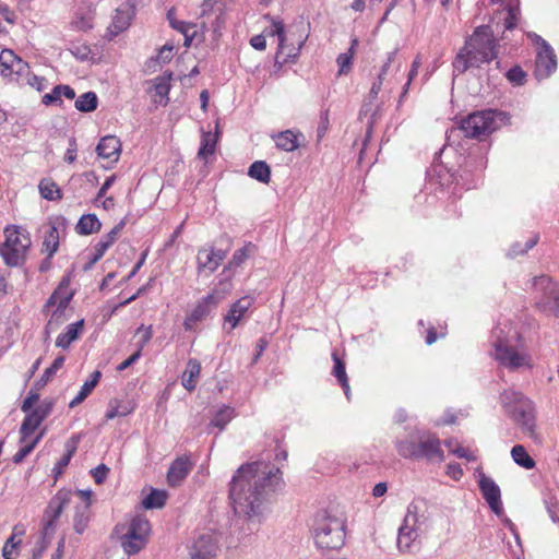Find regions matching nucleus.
<instances>
[{"label": "nucleus", "instance_id": "obj_1", "mask_svg": "<svg viewBox=\"0 0 559 559\" xmlns=\"http://www.w3.org/2000/svg\"><path fill=\"white\" fill-rule=\"evenodd\" d=\"M281 486L282 473L275 465L262 461L242 464L229 483L228 493L235 513L260 522L264 503Z\"/></svg>", "mask_w": 559, "mask_h": 559}, {"label": "nucleus", "instance_id": "obj_2", "mask_svg": "<svg viewBox=\"0 0 559 559\" xmlns=\"http://www.w3.org/2000/svg\"><path fill=\"white\" fill-rule=\"evenodd\" d=\"M503 35L497 38L489 24L477 26L456 53L452 66L457 74L465 73L469 68H480L498 58Z\"/></svg>", "mask_w": 559, "mask_h": 559}, {"label": "nucleus", "instance_id": "obj_3", "mask_svg": "<svg viewBox=\"0 0 559 559\" xmlns=\"http://www.w3.org/2000/svg\"><path fill=\"white\" fill-rule=\"evenodd\" d=\"M510 121V116L500 110L486 109L469 114L467 117L460 121L459 127L450 130L449 138L457 132H462L465 138L484 140L501 124Z\"/></svg>", "mask_w": 559, "mask_h": 559}, {"label": "nucleus", "instance_id": "obj_4", "mask_svg": "<svg viewBox=\"0 0 559 559\" xmlns=\"http://www.w3.org/2000/svg\"><path fill=\"white\" fill-rule=\"evenodd\" d=\"M397 453L404 459L415 461L427 460L442 462L444 453L440 447V440L429 431H416L409 433L405 440L395 444Z\"/></svg>", "mask_w": 559, "mask_h": 559}, {"label": "nucleus", "instance_id": "obj_5", "mask_svg": "<svg viewBox=\"0 0 559 559\" xmlns=\"http://www.w3.org/2000/svg\"><path fill=\"white\" fill-rule=\"evenodd\" d=\"M345 521L326 510L316 513L312 524V537L320 549H340L345 543Z\"/></svg>", "mask_w": 559, "mask_h": 559}, {"label": "nucleus", "instance_id": "obj_6", "mask_svg": "<svg viewBox=\"0 0 559 559\" xmlns=\"http://www.w3.org/2000/svg\"><path fill=\"white\" fill-rule=\"evenodd\" d=\"M501 405L511 417L534 441H540L536 432L535 408L533 402L516 391H504L500 395Z\"/></svg>", "mask_w": 559, "mask_h": 559}, {"label": "nucleus", "instance_id": "obj_7", "mask_svg": "<svg viewBox=\"0 0 559 559\" xmlns=\"http://www.w3.org/2000/svg\"><path fill=\"white\" fill-rule=\"evenodd\" d=\"M427 516L419 513V506L413 501L407 507L403 524L399 528L397 548L402 552H413L417 547L416 540L426 527Z\"/></svg>", "mask_w": 559, "mask_h": 559}, {"label": "nucleus", "instance_id": "obj_8", "mask_svg": "<svg viewBox=\"0 0 559 559\" xmlns=\"http://www.w3.org/2000/svg\"><path fill=\"white\" fill-rule=\"evenodd\" d=\"M5 241L0 246V254L9 266H17L25 260L26 251L31 246L27 233H22L16 226L4 229Z\"/></svg>", "mask_w": 559, "mask_h": 559}, {"label": "nucleus", "instance_id": "obj_9", "mask_svg": "<svg viewBox=\"0 0 559 559\" xmlns=\"http://www.w3.org/2000/svg\"><path fill=\"white\" fill-rule=\"evenodd\" d=\"M533 287L540 293V298L536 301V307L545 312L559 316V285L547 275H540L533 278Z\"/></svg>", "mask_w": 559, "mask_h": 559}, {"label": "nucleus", "instance_id": "obj_10", "mask_svg": "<svg viewBox=\"0 0 559 559\" xmlns=\"http://www.w3.org/2000/svg\"><path fill=\"white\" fill-rule=\"evenodd\" d=\"M72 495L71 490L62 488L49 500L41 520V530L45 531V534L55 533L57 521L71 501Z\"/></svg>", "mask_w": 559, "mask_h": 559}, {"label": "nucleus", "instance_id": "obj_11", "mask_svg": "<svg viewBox=\"0 0 559 559\" xmlns=\"http://www.w3.org/2000/svg\"><path fill=\"white\" fill-rule=\"evenodd\" d=\"M478 487L490 510L496 515L500 516L503 513V507L499 486L493 481L492 478L488 477L484 473H480Z\"/></svg>", "mask_w": 559, "mask_h": 559}, {"label": "nucleus", "instance_id": "obj_12", "mask_svg": "<svg viewBox=\"0 0 559 559\" xmlns=\"http://www.w3.org/2000/svg\"><path fill=\"white\" fill-rule=\"evenodd\" d=\"M217 543V538L212 533L200 534L192 545L191 559H214L218 549Z\"/></svg>", "mask_w": 559, "mask_h": 559}, {"label": "nucleus", "instance_id": "obj_13", "mask_svg": "<svg viewBox=\"0 0 559 559\" xmlns=\"http://www.w3.org/2000/svg\"><path fill=\"white\" fill-rule=\"evenodd\" d=\"M217 298L213 294L203 297L186 318L183 322L185 329L187 331L192 330L197 322L202 321L217 306Z\"/></svg>", "mask_w": 559, "mask_h": 559}, {"label": "nucleus", "instance_id": "obj_14", "mask_svg": "<svg viewBox=\"0 0 559 559\" xmlns=\"http://www.w3.org/2000/svg\"><path fill=\"white\" fill-rule=\"evenodd\" d=\"M495 357L503 366L516 369L523 365L524 358L512 346L502 341L495 343Z\"/></svg>", "mask_w": 559, "mask_h": 559}, {"label": "nucleus", "instance_id": "obj_15", "mask_svg": "<svg viewBox=\"0 0 559 559\" xmlns=\"http://www.w3.org/2000/svg\"><path fill=\"white\" fill-rule=\"evenodd\" d=\"M225 258L226 252L224 250L202 248L198 251L197 255L198 271L202 272L209 270L210 272H214Z\"/></svg>", "mask_w": 559, "mask_h": 559}, {"label": "nucleus", "instance_id": "obj_16", "mask_svg": "<svg viewBox=\"0 0 559 559\" xmlns=\"http://www.w3.org/2000/svg\"><path fill=\"white\" fill-rule=\"evenodd\" d=\"M192 468L188 457L176 459L168 468L167 483L170 487H178L189 475Z\"/></svg>", "mask_w": 559, "mask_h": 559}, {"label": "nucleus", "instance_id": "obj_17", "mask_svg": "<svg viewBox=\"0 0 559 559\" xmlns=\"http://www.w3.org/2000/svg\"><path fill=\"white\" fill-rule=\"evenodd\" d=\"M27 64L17 57L12 50L3 49L0 52V73L4 76L13 72L20 73Z\"/></svg>", "mask_w": 559, "mask_h": 559}, {"label": "nucleus", "instance_id": "obj_18", "mask_svg": "<svg viewBox=\"0 0 559 559\" xmlns=\"http://www.w3.org/2000/svg\"><path fill=\"white\" fill-rule=\"evenodd\" d=\"M121 151V142L115 135H107L100 139L96 146V153L100 158H114L118 160Z\"/></svg>", "mask_w": 559, "mask_h": 559}, {"label": "nucleus", "instance_id": "obj_19", "mask_svg": "<svg viewBox=\"0 0 559 559\" xmlns=\"http://www.w3.org/2000/svg\"><path fill=\"white\" fill-rule=\"evenodd\" d=\"M252 304L253 298L245 296L231 305L228 313L224 318L225 322L230 324V329H235L238 325V323L240 322L245 313L250 309Z\"/></svg>", "mask_w": 559, "mask_h": 559}, {"label": "nucleus", "instance_id": "obj_20", "mask_svg": "<svg viewBox=\"0 0 559 559\" xmlns=\"http://www.w3.org/2000/svg\"><path fill=\"white\" fill-rule=\"evenodd\" d=\"M133 14L134 8L131 4L126 3L119 7L112 17V23L109 27L110 32H112L114 35H117L127 29L130 26Z\"/></svg>", "mask_w": 559, "mask_h": 559}, {"label": "nucleus", "instance_id": "obj_21", "mask_svg": "<svg viewBox=\"0 0 559 559\" xmlns=\"http://www.w3.org/2000/svg\"><path fill=\"white\" fill-rule=\"evenodd\" d=\"M536 67L537 69L544 68L546 76L550 75L557 68L555 51L547 41H543V49L537 52Z\"/></svg>", "mask_w": 559, "mask_h": 559}, {"label": "nucleus", "instance_id": "obj_22", "mask_svg": "<svg viewBox=\"0 0 559 559\" xmlns=\"http://www.w3.org/2000/svg\"><path fill=\"white\" fill-rule=\"evenodd\" d=\"M84 320H79L74 323L69 324L66 328V332L61 333L56 340V346L67 349L70 345L76 341L83 332Z\"/></svg>", "mask_w": 559, "mask_h": 559}, {"label": "nucleus", "instance_id": "obj_23", "mask_svg": "<svg viewBox=\"0 0 559 559\" xmlns=\"http://www.w3.org/2000/svg\"><path fill=\"white\" fill-rule=\"evenodd\" d=\"M120 543L124 552L128 555H135L140 552L146 545V542L143 539V537L134 533V530L129 528L121 536Z\"/></svg>", "mask_w": 559, "mask_h": 559}, {"label": "nucleus", "instance_id": "obj_24", "mask_svg": "<svg viewBox=\"0 0 559 559\" xmlns=\"http://www.w3.org/2000/svg\"><path fill=\"white\" fill-rule=\"evenodd\" d=\"M78 441H79V439L75 436L71 437L67 441L66 453L62 455V457L56 463L55 467L52 468V474H53L55 480H57L63 474L64 468L69 465L71 459L73 457L74 453L76 452Z\"/></svg>", "mask_w": 559, "mask_h": 559}, {"label": "nucleus", "instance_id": "obj_25", "mask_svg": "<svg viewBox=\"0 0 559 559\" xmlns=\"http://www.w3.org/2000/svg\"><path fill=\"white\" fill-rule=\"evenodd\" d=\"M201 373V364L195 358H190L187 364V369L182 373L181 384L189 392L193 391L197 386V379Z\"/></svg>", "mask_w": 559, "mask_h": 559}, {"label": "nucleus", "instance_id": "obj_26", "mask_svg": "<svg viewBox=\"0 0 559 559\" xmlns=\"http://www.w3.org/2000/svg\"><path fill=\"white\" fill-rule=\"evenodd\" d=\"M91 502H81L74 508L73 528L75 533L83 534L88 526Z\"/></svg>", "mask_w": 559, "mask_h": 559}, {"label": "nucleus", "instance_id": "obj_27", "mask_svg": "<svg viewBox=\"0 0 559 559\" xmlns=\"http://www.w3.org/2000/svg\"><path fill=\"white\" fill-rule=\"evenodd\" d=\"M127 224V217L122 218L109 233L104 235L102 239L95 245L94 250L102 257H104L105 252L108 248L114 245L117 240L119 234Z\"/></svg>", "mask_w": 559, "mask_h": 559}, {"label": "nucleus", "instance_id": "obj_28", "mask_svg": "<svg viewBox=\"0 0 559 559\" xmlns=\"http://www.w3.org/2000/svg\"><path fill=\"white\" fill-rule=\"evenodd\" d=\"M102 228V223L95 214H84L80 217L75 231L81 236H87L98 233Z\"/></svg>", "mask_w": 559, "mask_h": 559}, {"label": "nucleus", "instance_id": "obj_29", "mask_svg": "<svg viewBox=\"0 0 559 559\" xmlns=\"http://www.w3.org/2000/svg\"><path fill=\"white\" fill-rule=\"evenodd\" d=\"M332 359L334 361L332 374L337 379L340 385L344 390L347 400H349L350 389L346 373L345 362L338 357L336 352L332 353Z\"/></svg>", "mask_w": 559, "mask_h": 559}, {"label": "nucleus", "instance_id": "obj_30", "mask_svg": "<svg viewBox=\"0 0 559 559\" xmlns=\"http://www.w3.org/2000/svg\"><path fill=\"white\" fill-rule=\"evenodd\" d=\"M25 414L26 416L24 417L20 428V443L26 442V440L35 432V430L43 423V420L32 411Z\"/></svg>", "mask_w": 559, "mask_h": 559}, {"label": "nucleus", "instance_id": "obj_31", "mask_svg": "<svg viewBox=\"0 0 559 559\" xmlns=\"http://www.w3.org/2000/svg\"><path fill=\"white\" fill-rule=\"evenodd\" d=\"M248 175L259 182L269 183L271 180V168L264 160H255L250 165Z\"/></svg>", "mask_w": 559, "mask_h": 559}, {"label": "nucleus", "instance_id": "obj_32", "mask_svg": "<svg viewBox=\"0 0 559 559\" xmlns=\"http://www.w3.org/2000/svg\"><path fill=\"white\" fill-rule=\"evenodd\" d=\"M511 456L515 464L525 469H532L536 465L534 459L527 453L525 447L522 444H516L511 449Z\"/></svg>", "mask_w": 559, "mask_h": 559}, {"label": "nucleus", "instance_id": "obj_33", "mask_svg": "<svg viewBox=\"0 0 559 559\" xmlns=\"http://www.w3.org/2000/svg\"><path fill=\"white\" fill-rule=\"evenodd\" d=\"M167 500V492L152 488L150 493L142 500V506L145 510L160 509L165 506Z\"/></svg>", "mask_w": 559, "mask_h": 559}, {"label": "nucleus", "instance_id": "obj_34", "mask_svg": "<svg viewBox=\"0 0 559 559\" xmlns=\"http://www.w3.org/2000/svg\"><path fill=\"white\" fill-rule=\"evenodd\" d=\"M38 189L40 195L48 201L62 199L61 190L59 189L57 183L49 178L41 179L38 185Z\"/></svg>", "mask_w": 559, "mask_h": 559}, {"label": "nucleus", "instance_id": "obj_35", "mask_svg": "<svg viewBox=\"0 0 559 559\" xmlns=\"http://www.w3.org/2000/svg\"><path fill=\"white\" fill-rule=\"evenodd\" d=\"M98 106V97L95 92H86L79 96L74 103V107L81 112H92Z\"/></svg>", "mask_w": 559, "mask_h": 559}, {"label": "nucleus", "instance_id": "obj_36", "mask_svg": "<svg viewBox=\"0 0 559 559\" xmlns=\"http://www.w3.org/2000/svg\"><path fill=\"white\" fill-rule=\"evenodd\" d=\"M217 133L212 134L211 132H203L201 138L200 147L198 151V157L202 159H206L209 155H213L215 153L216 143H217Z\"/></svg>", "mask_w": 559, "mask_h": 559}, {"label": "nucleus", "instance_id": "obj_37", "mask_svg": "<svg viewBox=\"0 0 559 559\" xmlns=\"http://www.w3.org/2000/svg\"><path fill=\"white\" fill-rule=\"evenodd\" d=\"M59 248V231L55 225L49 226L43 241V252L49 253L52 258Z\"/></svg>", "mask_w": 559, "mask_h": 559}, {"label": "nucleus", "instance_id": "obj_38", "mask_svg": "<svg viewBox=\"0 0 559 559\" xmlns=\"http://www.w3.org/2000/svg\"><path fill=\"white\" fill-rule=\"evenodd\" d=\"M275 143L277 148L283 150L285 152H293L299 146L297 142V136L292 130H285L280 132L275 136Z\"/></svg>", "mask_w": 559, "mask_h": 559}, {"label": "nucleus", "instance_id": "obj_39", "mask_svg": "<svg viewBox=\"0 0 559 559\" xmlns=\"http://www.w3.org/2000/svg\"><path fill=\"white\" fill-rule=\"evenodd\" d=\"M234 417L235 408L229 405H223L214 414L211 425L223 430Z\"/></svg>", "mask_w": 559, "mask_h": 559}, {"label": "nucleus", "instance_id": "obj_40", "mask_svg": "<svg viewBox=\"0 0 559 559\" xmlns=\"http://www.w3.org/2000/svg\"><path fill=\"white\" fill-rule=\"evenodd\" d=\"M128 528L134 530V533L143 537V539L147 543L151 532V524L144 515L138 514L133 516L128 525Z\"/></svg>", "mask_w": 559, "mask_h": 559}, {"label": "nucleus", "instance_id": "obj_41", "mask_svg": "<svg viewBox=\"0 0 559 559\" xmlns=\"http://www.w3.org/2000/svg\"><path fill=\"white\" fill-rule=\"evenodd\" d=\"M64 360L66 358L62 355L56 357L51 366L44 371V373L37 381H35V389H43L48 383V381L56 374V372L62 368Z\"/></svg>", "mask_w": 559, "mask_h": 559}, {"label": "nucleus", "instance_id": "obj_42", "mask_svg": "<svg viewBox=\"0 0 559 559\" xmlns=\"http://www.w3.org/2000/svg\"><path fill=\"white\" fill-rule=\"evenodd\" d=\"M357 44H358V39L354 38L352 40V45H350V48L348 49V51L338 55L336 62L340 67V69H338L340 75L347 74L349 72L350 66H352V60H353V55H354V49Z\"/></svg>", "mask_w": 559, "mask_h": 559}, {"label": "nucleus", "instance_id": "obj_43", "mask_svg": "<svg viewBox=\"0 0 559 559\" xmlns=\"http://www.w3.org/2000/svg\"><path fill=\"white\" fill-rule=\"evenodd\" d=\"M171 79H173V72H165L163 75L155 78L154 90H155L156 95H158L160 97H166L168 99Z\"/></svg>", "mask_w": 559, "mask_h": 559}, {"label": "nucleus", "instance_id": "obj_44", "mask_svg": "<svg viewBox=\"0 0 559 559\" xmlns=\"http://www.w3.org/2000/svg\"><path fill=\"white\" fill-rule=\"evenodd\" d=\"M269 36H277L278 49L277 55L284 49L285 45V26L282 21L272 19V26L270 31H265Z\"/></svg>", "mask_w": 559, "mask_h": 559}, {"label": "nucleus", "instance_id": "obj_45", "mask_svg": "<svg viewBox=\"0 0 559 559\" xmlns=\"http://www.w3.org/2000/svg\"><path fill=\"white\" fill-rule=\"evenodd\" d=\"M44 432L38 433L29 443L22 447L14 455L13 463L20 464L24 461V459L32 453L38 442L41 440Z\"/></svg>", "mask_w": 559, "mask_h": 559}, {"label": "nucleus", "instance_id": "obj_46", "mask_svg": "<svg viewBox=\"0 0 559 559\" xmlns=\"http://www.w3.org/2000/svg\"><path fill=\"white\" fill-rule=\"evenodd\" d=\"M538 235H534L532 238H530L524 245L520 242H515L511 246L508 255L510 257H516L520 254H525L528 250L534 248L538 242Z\"/></svg>", "mask_w": 559, "mask_h": 559}, {"label": "nucleus", "instance_id": "obj_47", "mask_svg": "<svg viewBox=\"0 0 559 559\" xmlns=\"http://www.w3.org/2000/svg\"><path fill=\"white\" fill-rule=\"evenodd\" d=\"M507 17L504 19V29L512 31L518 26V21L520 16V8L519 3L516 4H508L506 7Z\"/></svg>", "mask_w": 559, "mask_h": 559}, {"label": "nucleus", "instance_id": "obj_48", "mask_svg": "<svg viewBox=\"0 0 559 559\" xmlns=\"http://www.w3.org/2000/svg\"><path fill=\"white\" fill-rule=\"evenodd\" d=\"M378 97V94H373L372 91H369L368 97L362 104V107L360 109V115H368L370 112V126H372L379 115L380 107L377 106L374 109H372L371 105L372 102Z\"/></svg>", "mask_w": 559, "mask_h": 559}, {"label": "nucleus", "instance_id": "obj_49", "mask_svg": "<svg viewBox=\"0 0 559 559\" xmlns=\"http://www.w3.org/2000/svg\"><path fill=\"white\" fill-rule=\"evenodd\" d=\"M167 21L171 28L176 29L179 33H186L190 27H194V23H188L185 21H179L176 19V9L173 7L167 11Z\"/></svg>", "mask_w": 559, "mask_h": 559}, {"label": "nucleus", "instance_id": "obj_50", "mask_svg": "<svg viewBox=\"0 0 559 559\" xmlns=\"http://www.w3.org/2000/svg\"><path fill=\"white\" fill-rule=\"evenodd\" d=\"M506 76L512 85L522 86L526 82L527 74L520 66H514L508 70Z\"/></svg>", "mask_w": 559, "mask_h": 559}, {"label": "nucleus", "instance_id": "obj_51", "mask_svg": "<svg viewBox=\"0 0 559 559\" xmlns=\"http://www.w3.org/2000/svg\"><path fill=\"white\" fill-rule=\"evenodd\" d=\"M115 403H116V405H114L112 402H110V404H109V408L105 415L107 420L114 419L115 417H118V416H120V417L127 416L133 409L128 404H119V403H117V401H115Z\"/></svg>", "mask_w": 559, "mask_h": 559}, {"label": "nucleus", "instance_id": "obj_52", "mask_svg": "<svg viewBox=\"0 0 559 559\" xmlns=\"http://www.w3.org/2000/svg\"><path fill=\"white\" fill-rule=\"evenodd\" d=\"M255 247L249 242L248 245L243 246L242 248L236 250L233 254V258L229 262V266H240L249 257L250 251H252Z\"/></svg>", "mask_w": 559, "mask_h": 559}, {"label": "nucleus", "instance_id": "obj_53", "mask_svg": "<svg viewBox=\"0 0 559 559\" xmlns=\"http://www.w3.org/2000/svg\"><path fill=\"white\" fill-rule=\"evenodd\" d=\"M41 103L46 106H62L60 84L56 85L50 93L43 96Z\"/></svg>", "mask_w": 559, "mask_h": 559}, {"label": "nucleus", "instance_id": "obj_54", "mask_svg": "<svg viewBox=\"0 0 559 559\" xmlns=\"http://www.w3.org/2000/svg\"><path fill=\"white\" fill-rule=\"evenodd\" d=\"M41 389H35V384L33 385V388L29 390L26 399L23 401L22 405H21V411L24 412V413H28L29 411H32L34 408V405L39 401V391Z\"/></svg>", "mask_w": 559, "mask_h": 559}, {"label": "nucleus", "instance_id": "obj_55", "mask_svg": "<svg viewBox=\"0 0 559 559\" xmlns=\"http://www.w3.org/2000/svg\"><path fill=\"white\" fill-rule=\"evenodd\" d=\"M51 535L52 534H45V531L41 530V535L37 542L36 547L33 549V554H32L33 559H38L43 556V554L45 552V550L47 549V547L50 544Z\"/></svg>", "mask_w": 559, "mask_h": 559}, {"label": "nucleus", "instance_id": "obj_56", "mask_svg": "<svg viewBox=\"0 0 559 559\" xmlns=\"http://www.w3.org/2000/svg\"><path fill=\"white\" fill-rule=\"evenodd\" d=\"M55 402L52 400H44L37 407L33 408L32 412L36 414L43 421L52 412Z\"/></svg>", "mask_w": 559, "mask_h": 559}, {"label": "nucleus", "instance_id": "obj_57", "mask_svg": "<svg viewBox=\"0 0 559 559\" xmlns=\"http://www.w3.org/2000/svg\"><path fill=\"white\" fill-rule=\"evenodd\" d=\"M21 544V540L15 542V535H11L3 548H2V557L4 559H15V557L12 555V550L15 549Z\"/></svg>", "mask_w": 559, "mask_h": 559}, {"label": "nucleus", "instance_id": "obj_58", "mask_svg": "<svg viewBox=\"0 0 559 559\" xmlns=\"http://www.w3.org/2000/svg\"><path fill=\"white\" fill-rule=\"evenodd\" d=\"M70 51L78 60L81 61L87 60L91 53V49L87 45H74Z\"/></svg>", "mask_w": 559, "mask_h": 559}, {"label": "nucleus", "instance_id": "obj_59", "mask_svg": "<svg viewBox=\"0 0 559 559\" xmlns=\"http://www.w3.org/2000/svg\"><path fill=\"white\" fill-rule=\"evenodd\" d=\"M91 473L95 483L100 485L105 481L109 473V467H107L105 464H99L97 467L93 468Z\"/></svg>", "mask_w": 559, "mask_h": 559}, {"label": "nucleus", "instance_id": "obj_60", "mask_svg": "<svg viewBox=\"0 0 559 559\" xmlns=\"http://www.w3.org/2000/svg\"><path fill=\"white\" fill-rule=\"evenodd\" d=\"M100 377H102L100 371H98V370L94 371L91 374V379L85 381L84 384L81 386V389L90 395L92 393V391L95 389V386L98 384Z\"/></svg>", "mask_w": 559, "mask_h": 559}, {"label": "nucleus", "instance_id": "obj_61", "mask_svg": "<svg viewBox=\"0 0 559 559\" xmlns=\"http://www.w3.org/2000/svg\"><path fill=\"white\" fill-rule=\"evenodd\" d=\"M27 83L32 87L36 88L38 92L44 91L47 86V80L45 78L38 76L36 74H32L31 76H28Z\"/></svg>", "mask_w": 559, "mask_h": 559}, {"label": "nucleus", "instance_id": "obj_62", "mask_svg": "<svg viewBox=\"0 0 559 559\" xmlns=\"http://www.w3.org/2000/svg\"><path fill=\"white\" fill-rule=\"evenodd\" d=\"M173 50H174L173 45H168V44L164 45L159 49L156 60L162 61L163 63L169 62L173 58Z\"/></svg>", "mask_w": 559, "mask_h": 559}, {"label": "nucleus", "instance_id": "obj_63", "mask_svg": "<svg viewBox=\"0 0 559 559\" xmlns=\"http://www.w3.org/2000/svg\"><path fill=\"white\" fill-rule=\"evenodd\" d=\"M75 158H76V140H75V138L72 136L69 139V147L64 155V162L71 164L75 160Z\"/></svg>", "mask_w": 559, "mask_h": 559}, {"label": "nucleus", "instance_id": "obj_64", "mask_svg": "<svg viewBox=\"0 0 559 559\" xmlns=\"http://www.w3.org/2000/svg\"><path fill=\"white\" fill-rule=\"evenodd\" d=\"M447 474L454 480H459L463 476V469L457 463H450L447 466Z\"/></svg>", "mask_w": 559, "mask_h": 559}]
</instances>
